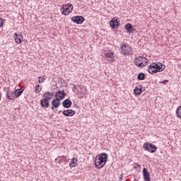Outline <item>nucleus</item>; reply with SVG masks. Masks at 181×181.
Instances as JSON below:
<instances>
[{
  "mask_svg": "<svg viewBox=\"0 0 181 181\" xmlns=\"http://www.w3.org/2000/svg\"><path fill=\"white\" fill-rule=\"evenodd\" d=\"M120 49L122 50L121 54L124 56H131L134 54V52H132V48L128 44L121 45Z\"/></svg>",
  "mask_w": 181,
  "mask_h": 181,
  "instance_id": "nucleus-1",
  "label": "nucleus"
},
{
  "mask_svg": "<svg viewBox=\"0 0 181 181\" xmlns=\"http://www.w3.org/2000/svg\"><path fill=\"white\" fill-rule=\"evenodd\" d=\"M143 148L144 151H147V152H150V153H155V152L158 151V147L152 143H144Z\"/></svg>",
  "mask_w": 181,
  "mask_h": 181,
  "instance_id": "nucleus-2",
  "label": "nucleus"
},
{
  "mask_svg": "<svg viewBox=\"0 0 181 181\" xmlns=\"http://www.w3.org/2000/svg\"><path fill=\"white\" fill-rule=\"evenodd\" d=\"M61 11L62 15L67 16V15H70L71 12H73V4H64L62 8H61Z\"/></svg>",
  "mask_w": 181,
  "mask_h": 181,
  "instance_id": "nucleus-3",
  "label": "nucleus"
},
{
  "mask_svg": "<svg viewBox=\"0 0 181 181\" xmlns=\"http://www.w3.org/2000/svg\"><path fill=\"white\" fill-rule=\"evenodd\" d=\"M71 21L74 23H76V25H81V23L84 22V17L81 16H74L71 18Z\"/></svg>",
  "mask_w": 181,
  "mask_h": 181,
  "instance_id": "nucleus-4",
  "label": "nucleus"
},
{
  "mask_svg": "<svg viewBox=\"0 0 181 181\" xmlns=\"http://www.w3.org/2000/svg\"><path fill=\"white\" fill-rule=\"evenodd\" d=\"M110 26L112 29H118L119 26V21H118V18L117 17L113 18L110 21Z\"/></svg>",
  "mask_w": 181,
  "mask_h": 181,
  "instance_id": "nucleus-5",
  "label": "nucleus"
},
{
  "mask_svg": "<svg viewBox=\"0 0 181 181\" xmlns=\"http://www.w3.org/2000/svg\"><path fill=\"white\" fill-rule=\"evenodd\" d=\"M94 162H95V168H97V169H103V168L105 166V163L98 159V156L95 157Z\"/></svg>",
  "mask_w": 181,
  "mask_h": 181,
  "instance_id": "nucleus-6",
  "label": "nucleus"
},
{
  "mask_svg": "<svg viewBox=\"0 0 181 181\" xmlns=\"http://www.w3.org/2000/svg\"><path fill=\"white\" fill-rule=\"evenodd\" d=\"M134 64L138 67H145L146 64H142V57H137L134 59Z\"/></svg>",
  "mask_w": 181,
  "mask_h": 181,
  "instance_id": "nucleus-7",
  "label": "nucleus"
},
{
  "mask_svg": "<svg viewBox=\"0 0 181 181\" xmlns=\"http://www.w3.org/2000/svg\"><path fill=\"white\" fill-rule=\"evenodd\" d=\"M148 71L150 74L158 73V70H156V63L151 64L148 68Z\"/></svg>",
  "mask_w": 181,
  "mask_h": 181,
  "instance_id": "nucleus-8",
  "label": "nucleus"
},
{
  "mask_svg": "<svg viewBox=\"0 0 181 181\" xmlns=\"http://www.w3.org/2000/svg\"><path fill=\"white\" fill-rule=\"evenodd\" d=\"M143 176L144 181H151V175L148 172V169H146V168H143Z\"/></svg>",
  "mask_w": 181,
  "mask_h": 181,
  "instance_id": "nucleus-9",
  "label": "nucleus"
},
{
  "mask_svg": "<svg viewBox=\"0 0 181 181\" xmlns=\"http://www.w3.org/2000/svg\"><path fill=\"white\" fill-rule=\"evenodd\" d=\"M62 114L63 115H65V117H73L76 115V111L68 109V110H64Z\"/></svg>",
  "mask_w": 181,
  "mask_h": 181,
  "instance_id": "nucleus-10",
  "label": "nucleus"
},
{
  "mask_svg": "<svg viewBox=\"0 0 181 181\" xmlns=\"http://www.w3.org/2000/svg\"><path fill=\"white\" fill-rule=\"evenodd\" d=\"M98 159H99V160H102L104 163H107V159H108V154H107L106 153H100L98 156Z\"/></svg>",
  "mask_w": 181,
  "mask_h": 181,
  "instance_id": "nucleus-11",
  "label": "nucleus"
},
{
  "mask_svg": "<svg viewBox=\"0 0 181 181\" xmlns=\"http://www.w3.org/2000/svg\"><path fill=\"white\" fill-rule=\"evenodd\" d=\"M40 104L41 105L42 108H49L50 104L49 103V100L47 99L43 98L40 100Z\"/></svg>",
  "mask_w": 181,
  "mask_h": 181,
  "instance_id": "nucleus-12",
  "label": "nucleus"
},
{
  "mask_svg": "<svg viewBox=\"0 0 181 181\" xmlns=\"http://www.w3.org/2000/svg\"><path fill=\"white\" fill-rule=\"evenodd\" d=\"M124 29L127 30V33H134V32H135V28H134L132 24L131 23H127L124 25Z\"/></svg>",
  "mask_w": 181,
  "mask_h": 181,
  "instance_id": "nucleus-13",
  "label": "nucleus"
},
{
  "mask_svg": "<svg viewBox=\"0 0 181 181\" xmlns=\"http://www.w3.org/2000/svg\"><path fill=\"white\" fill-rule=\"evenodd\" d=\"M105 57H106L109 62H114V52L112 51H108L105 54Z\"/></svg>",
  "mask_w": 181,
  "mask_h": 181,
  "instance_id": "nucleus-14",
  "label": "nucleus"
},
{
  "mask_svg": "<svg viewBox=\"0 0 181 181\" xmlns=\"http://www.w3.org/2000/svg\"><path fill=\"white\" fill-rule=\"evenodd\" d=\"M73 103L69 99H66L62 102V105L64 108H70Z\"/></svg>",
  "mask_w": 181,
  "mask_h": 181,
  "instance_id": "nucleus-15",
  "label": "nucleus"
},
{
  "mask_svg": "<svg viewBox=\"0 0 181 181\" xmlns=\"http://www.w3.org/2000/svg\"><path fill=\"white\" fill-rule=\"evenodd\" d=\"M14 39H15L16 43H17L18 45H21V43H22V40H23V36L19 35L17 33H15Z\"/></svg>",
  "mask_w": 181,
  "mask_h": 181,
  "instance_id": "nucleus-16",
  "label": "nucleus"
},
{
  "mask_svg": "<svg viewBox=\"0 0 181 181\" xmlns=\"http://www.w3.org/2000/svg\"><path fill=\"white\" fill-rule=\"evenodd\" d=\"M53 95H54L53 92L50 93L49 91H47V92L44 93V94L42 95V97H44V99L49 101V100L51 98H53Z\"/></svg>",
  "mask_w": 181,
  "mask_h": 181,
  "instance_id": "nucleus-17",
  "label": "nucleus"
},
{
  "mask_svg": "<svg viewBox=\"0 0 181 181\" xmlns=\"http://www.w3.org/2000/svg\"><path fill=\"white\" fill-rule=\"evenodd\" d=\"M55 97H59L60 100H63L64 97H66V92H64V90H58L55 93Z\"/></svg>",
  "mask_w": 181,
  "mask_h": 181,
  "instance_id": "nucleus-18",
  "label": "nucleus"
},
{
  "mask_svg": "<svg viewBox=\"0 0 181 181\" xmlns=\"http://www.w3.org/2000/svg\"><path fill=\"white\" fill-rule=\"evenodd\" d=\"M156 69L157 70V73H159L160 71H163V70H165V65H163L160 62H157L156 66Z\"/></svg>",
  "mask_w": 181,
  "mask_h": 181,
  "instance_id": "nucleus-19",
  "label": "nucleus"
},
{
  "mask_svg": "<svg viewBox=\"0 0 181 181\" xmlns=\"http://www.w3.org/2000/svg\"><path fill=\"white\" fill-rule=\"evenodd\" d=\"M134 95H141L142 94V86H136L134 90Z\"/></svg>",
  "mask_w": 181,
  "mask_h": 181,
  "instance_id": "nucleus-20",
  "label": "nucleus"
},
{
  "mask_svg": "<svg viewBox=\"0 0 181 181\" xmlns=\"http://www.w3.org/2000/svg\"><path fill=\"white\" fill-rule=\"evenodd\" d=\"M77 162H78V160L73 158L69 163V166L71 168H76V166H77Z\"/></svg>",
  "mask_w": 181,
  "mask_h": 181,
  "instance_id": "nucleus-21",
  "label": "nucleus"
},
{
  "mask_svg": "<svg viewBox=\"0 0 181 181\" xmlns=\"http://www.w3.org/2000/svg\"><path fill=\"white\" fill-rule=\"evenodd\" d=\"M23 90H25V89L20 88V89H17L14 91L16 98H18V97H20V95H22V93H23Z\"/></svg>",
  "mask_w": 181,
  "mask_h": 181,
  "instance_id": "nucleus-22",
  "label": "nucleus"
},
{
  "mask_svg": "<svg viewBox=\"0 0 181 181\" xmlns=\"http://www.w3.org/2000/svg\"><path fill=\"white\" fill-rule=\"evenodd\" d=\"M146 76V75H145V74L141 72V73L139 74V75L137 76V78H138L139 81L145 80V76Z\"/></svg>",
  "mask_w": 181,
  "mask_h": 181,
  "instance_id": "nucleus-23",
  "label": "nucleus"
},
{
  "mask_svg": "<svg viewBox=\"0 0 181 181\" xmlns=\"http://www.w3.org/2000/svg\"><path fill=\"white\" fill-rule=\"evenodd\" d=\"M15 96L12 95V91L11 92V90H8V92L6 93V98L8 100H13Z\"/></svg>",
  "mask_w": 181,
  "mask_h": 181,
  "instance_id": "nucleus-24",
  "label": "nucleus"
},
{
  "mask_svg": "<svg viewBox=\"0 0 181 181\" xmlns=\"http://www.w3.org/2000/svg\"><path fill=\"white\" fill-rule=\"evenodd\" d=\"M52 105H53L54 108H59V107H60V102H56L54 100H52Z\"/></svg>",
  "mask_w": 181,
  "mask_h": 181,
  "instance_id": "nucleus-25",
  "label": "nucleus"
},
{
  "mask_svg": "<svg viewBox=\"0 0 181 181\" xmlns=\"http://www.w3.org/2000/svg\"><path fill=\"white\" fill-rule=\"evenodd\" d=\"M176 115H177V118H180L181 119V106H179L177 108Z\"/></svg>",
  "mask_w": 181,
  "mask_h": 181,
  "instance_id": "nucleus-26",
  "label": "nucleus"
},
{
  "mask_svg": "<svg viewBox=\"0 0 181 181\" xmlns=\"http://www.w3.org/2000/svg\"><path fill=\"white\" fill-rule=\"evenodd\" d=\"M68 162H69V160H64V159H63V158H61L59 160V165H62V163L63 164V165H66V163H68Z\"/></svg>",
  "mask_w": 181,
  "mask_h": 181,
  "instance_id": "nucleus-27",
  "label": "nucleus"
},
{
  "mask_svg": "<svg viewBox=\"0 0 181 181\" xmlns=\"http://www.w3.org/2000/svg\"><path fill=\"white\" fill-rule=\"evenodd\" d=\"M141 63H142V64H146V63H148V59H146L144 57H141Z\"/></svg>",
  "mask_w": 181,
  "mask_h": 181,
  "instance_id": "nucleus-28",
  "label": "nucleus"
},
{
  "mask_svg": "<svg viewBox=\"0 0 181 181\" xmlns=\"http://www.w3.org/2000/svg\"><path fill=\"white\" fill-rule=\"evenodd\" d=\"M35 91H37V93H40L42 91V87L40 88V85L36 86Z\"/></svg>",
  "mask_w": 181,
  "mask_h": 181,
  "instance_id": "nucleus-29",
  "label": "nucleus"
},
{
  "mask_svg": "<svg viewBox=\"0 0 181 181\" xmlns=\"http://www.w3.org/2000/svg\"><path fill=\"white\" fill-rule=\"evenodd\" d=\"M39 79L42 78L41 76L38 77ZM46 80V78H45V76L42 77V78L41 80H38V82L40 83H45V81Z\"/></svg>",
  "mask_w": 181,
  "mask_h": 181,
  "instance_id": "nucleus-30",
  "label": "nucleus"
},
{
  "mask_svg": "<svg viewBox=\"0 0 181 181\" xmlns=\"http://www.w3.org/2000/svg\"><path fill=\"white\" fill-rule=\"evenodd\" d=\"M60 100H62V99H60V98L59 96H56L55 99H54L52 100L55 101L57 103H60Z\"/></svg>",
  "mask_w": 181,
  "mask_h": 181,
  "instance_id": "nucleus-31",
  "label": "nucleus"
},
{
  "mask_svg": "<svg viewBox=\"0 0 181 181\" xmlns=\"http://www.w3.org/2000/svg\"><path fill=\"white\" fill-rule=\"evenodd\" d=\"M4 18H0V28H2L4 26Z\"/></svg>",
  "mask_w": 181,
  "mask_h": 181,
  "instance_id": "nucleus-32",
  "label": "nucleus"
},
{
  "mask_svg": "<svg viewBox=\"0 0 181 181\" xmlns=\"http://www.w3.org/2000/svg\"><path fill=\"white\" fill-rule=\"evenodd\" d=\"M4 91L7 93L8 91H10L9 88H4Z\"/></svg>",
  "mask_w": 181,
  "mask_h": 181,
  "instance_id": "nucleus-33",
  "label": "nucleus"
},
{
  "mask_svg": "<svg viewBox=\"0 0 181 181\" xmlns=\"http://www.w3.org/2000/svg\"><path fill=\"white\" fill-rule=\"evenodd\" d=\"M66 156H58V159L60 160V159H66Z\"/></svg>",
  "mask_w": 181,
  "mask_h": 181,
  "instance_id": "nucleus-34",
  "label": "nucleus"
},
{
  "mask_svg": "<svg viewBox=\"0 0 181 181\" xmlns=\"http://www.w3.org/2000/svg\"><path fill=\"white\" fill-rule=\"evenodd\" d=\"M163 84H166V83H169V80H165L164 81L161 82Z\"/></svg>",
  "mask_w": 181,
  "mask_h": 181,
  "instance_id": "nucleus-35",
  "label": "nucleus"
},
{
  "mask_svg": "<svg viewBox=\"0 0 181 181\" xmlns=\"http://www.w3.org/2000/svg\"><path fill=\"white\" fill-rule=\"evenodd\" d=\"M122 179H123V174H121V175H119V180H122Z\"/></svg>",
  "mask_w": 181,
  "mask_h": 181,
  "instance_id": "nucleus-36",
  "label": "nucleus"
},
{
  "mask_svg": "<svg viewBox=\"0 0 181 181\" xmlns=\"http://www.w3.org/2000/svg\"><path fill=\"white\" fill-rule=\"evenodd\" d=\"M51 108H52V110H54V107H53V105H52V107Z\"/></svg>",
  "mask_w": 181,
  "mask_h": 181,
  "instance_id": "nucleus-37",
  "label": "nucleus"
},
{
  "mask_svg": "<svg viewBox=\"0 0 181 181\" xmlns=\"http://www.w3.org/2000/svg\"><path fill=\"white\" fill-rule=\"evenodd\" d=\"M0 101H1V92H0Z\"/></svg>",
  "mask_w": 181,
  "mask_h": 181,
  "instance_id": "nucleus-38",
  "label": "nucleus"
},
{
  "mask_svg": "<svg viewBox=\"0 0 181 181\" xmlns=\"http://www.w3.org/2000/svg\"><path fill=\"white\" fill-rule=\"evenodd\" d=\"M59 112H62V110H60Z\"/></svg>",
  "mask_w": 181,
  "mask_h": 181,
  "instance_id": "nucleus-39",
  "label": "nucleus"
},
{
  "mask_svg": "<svg viewBox=\"0 0 181 181\" xmlns=\"http://www.w3.org/2000/svg\"><path fill=\"white\" fill-rule=\"evenodd\" d=\"M55 160H57V158H56Z\"/></svg>",
  "mask_w": 181,
  "mask_h": 181,
  "instance_id": "nucleus-40",
  "label": "nucleus"
}]
</instances>
